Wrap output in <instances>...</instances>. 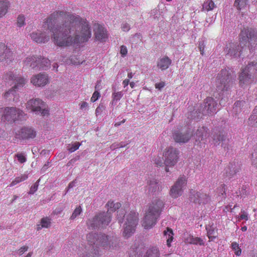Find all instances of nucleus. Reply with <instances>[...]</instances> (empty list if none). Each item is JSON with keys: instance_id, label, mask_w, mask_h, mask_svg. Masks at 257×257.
I'll use <instances>...</instances> for the list:
<instances>
[{"instance_id": "1", "label": "nucleus", "mask_w": 257, "mask_h": 257, "mask_svg": "<svg viewBox=\"0 0 257 257\" xmlns=\"http://www.w3.org/2000/svg\"><path fill=\"white\" fill-rule=\"evenodd\" d=\"M46 32L37 30L30 36L37 43H44L50 39L49 33L54 44L60 47H67L78 43L88 41L91 31L88 22L78 15L56 11L47 18Z\"/></svg>"}, {"instance_id": "2", "label": "nucleus", "mask_w": 257, "mask_h": 257, "mask_svg": "<svg viewBox=\"0 0 257 257\" xmlns=\"http://www.w3.org/2000/svg\"><path fill=\"white\" fill-rule=\"evenodd\" d=\"M256 33L255 30L251 28H244L239 36V44L237 43H229L225 52L227 56L237 58L239 57L244 50L249 47V40Z\"/></svg>"}, {"instance_id": "3", "label": "nucleus", "mask_w": 257, "mask_h": 257, "mask_svg": "<svg viewBox=\"0 0 257 257\" xmlns=\"http://www.w3.org/2000/svg\"><path fill=\"white\" fill-rule=\"evenodd\" d=\"M107 207V212H103L95 216L91 220H89L88 225L92 228L104 227L107 225L111 220L110 213L119 209L121 204L120 203H114L112 201H109L106 204Z\"/></svg>"}, {"instance_id": "4", "label": "nucleus", "mask_w": 257, "mask_h": 257, "mask_svg": "<svg viewBox=\"0 0 257 257\" xmlns=\"http://www.w3.org/2000/svg\"><path fill=\"white\" fill-rule=\"evenodd\" d=\"M0 113L2 120L10 123L21 120L26 116L23 110L16 107H2L0 109Z\"/></svg>"}, {"instance_id": "5", "label": "nucleus", "mask_w": 257, "mask_h": 257, "mask_svg": "<svg viewBox=\"0 0 257 257\" xmlns=\"http://www.w3.org/2000/svg\"><path fill=\"white\" fill-rule=\"evenodd\" d=\"M26 109L30 110L36 114L42 116H48L49 110L45 102L40 98H33L27 101L26 104Z\"/></svg>"}, {"instance_id": "6", "label": "nucleus", "mask_w": 257, "mask_h": 257, "mask_svg": "<svg viewBox=\"0 0 257 257\" xmlns=\"http://www.w3.org/2000/svg\"><path fill=\"white\" fill-rule=\"evenodd\" d=\"M233 78L227 69L222 70L218 74L216 81L218 91L227 90L232 84Z\"/></svg>"}, {"instance_id": "7", "label": "nucleus", "mask_w": 257, "mask_h": 257, "mask_svg": "<svg viewBox=\"0 0 257 257\" xmlns=\"http://www.w3.org/2000/svg\"><path fill=\"white\" fill-rule=\"evenodd\" d=\"M87 238L90 243L101 245L104 248L113 249L114 247L113 245V239L111 237L104 234L96 235L90 233L87 235Z\"/></svg>"}, {"instance_id": "8", "label": "nucleus", "mask_w": 257, "mask_h": 257, "mask_svg": "<svg viewBox=\"0 0 257 257\" xmlns=\"http://www.w3.org/2000/svg\"><path fill=\"white\" fill-rule=\"evenodd\" d=\"M4 79L8 83L11 81L15 82V85L12 87L17 91L24 87L27 82L26 78L22 77L17 72L12 71L7 73L4 76Z\"/></svg>"}, {"instance_id": "9", "label": "nucleus", "mask_w": 257, "mask_h": 257, "mask_svg": "<svg viewBox=\"0 0 257 257\" xmlns=\"http://www.w3.org/2000/svg\"><path fill=\"white\" fill-rule=\"evenodd\" d=\"M126 221L123 231V235L125 237H130L135 230L138 222V215L135 212H131L126 216Z\"/></svg>"}, {"instance_id": "10", "label": "nucleus", "mask_w": 257, "mask_h": 257, "mask_svg": "<svg viewBox=\"0 0 257 257\" xmlns=\"http://www.w3.org/2000/svg\"><path fill=\"white\" fill-rule=\"evenodd\" d=\"M164 164L166 166L165 170L169 172V167H172L177 163L178 159V152L173 148L166 149L164 153Z\"/></svg>"}, {"instance_id": "11", "label": "nucleus", "mask_w": 257, "mask_h": 257, "mask_svg": "<svg viewBox=\"0 0 257 257\" xmlns=\"http://www.w3.org/2000/svg\"><path fill=\"white\" fill-rule=\"evenodd\" d=\"M187 181L185 177L181 176L178 178L170 190V195L174 198L180 196L183 192V188L186 186Z\"/></svg>"}, {"instance_id": "12", "label": "nucleus", "mask_w": 257, "mask_h": 257, "mask_svg": "<svg viewBox=\"0 0 257 257\" xmlns=\"http://www.w3.org/2000/svg\"><path fill=\"white\" fill-rule=\"evenodd\" d=\"M30 82L37 87H44L49 83L48 75L44 73H40L33 75L30 79Z\"/></svg>"}, {"instance_id": "13", "label": "nucleus", "mask_w": 257, "mask_h": 257, "mask_svg": "<svg viewBox=\"0 0 257 257\" xmlns=\"http://www.w3.org/2000/svg\"><path fill=\"white\" fill-rule=\"evenodd\" d=\"M190 198L191 201L199 204H207L210 200V197L209 195L202 191L192 192Z\"/></svg>"}, {"instance_id": "14", "label": "nucleus", "mask_w": 257, "mask_h": 257, "mask_svg": "<svg viewBox=\"0 0 257 257\" xmlns=\"http://www.w3.org/2000/svg\"><path fill=\"white\" fill-rule=\"evenodd\" d=\"M164 206L163 202L160 199H155L149 205L147 213L159 217Z\"/></svg>"}, {"instance_id": "15", "label": "nucleus", "mask_w": 257, "mask_h": 257, "mask_svg": "<svg viewBox=\"0 0 257 257\" xmlns=\"http://www.w3.org/2000/svg\"><path fill=\"white\" fill-rule=\"evenodd\" d=\"M208 136V130L206 127L202 126L199 128L194 136L196 144L202 146L206 143Z\"/></svg>"}, {"instance_id": "16", "label": "nucleus", "mask_w": 257, "mask_h": 257, "mask_svg": "<svg viewBox=\"0 0 257 257\" xmlns=\"http://www.w3.org/2000/svg\"><path fill=\"white\" fill-rule=\"evenodd\" d=\"M251 74L246 67L241 69L239 75V84L241 87H246L251 83L252 80Z\"/></svg>"}, {"instance_id": "17", "label": "nucleus", "mask_w": 257, "mask_h": 257, "mask_svg": "<svg viewBox=\"0 0 257 257\" xmlns=\"http://www.w3.org/2000/svg\"><path fill=\"white\" fill-rule=\"evenodd\" d=\"M216 101L211 97H208L205 99L203 109V113L204 114H211L216 111Z\"/></svg>"}, {"instance_id": "18", "label": "nucleus", "mask_w": 257, "mask_h": 257, "mask_svg": "<svg viewBox=\"0 0 257 257\" xmlns=\"http://www.w3.org/2000/svg\"><path fill=\"white\" fill-rule=\"evenodd\" d=\"M94 35L96 40L101 42H105L107 38V33L106 29L99 24L94 25Z\"/></svg>"}, {"instance_id": "19", "label": "nucleus", "mask_w": 257, "mask_h": 257, "mask_svg": "<svg viewBox=\"0 0 257 257\" xmlns=\"http://www.w3.org/2000/svg\"><path fill=\"white\" fill-rule=\"evenodd\" d=\"M16 135L23 139H32L35 137L36 133L31 127H24L16 133Z\"/></svg>"}, {"instance_id": "20", "label": "nucleus", "mask_w": 257, "mask_h": 257, "mask_svg": "<svg viewBox=\"0 0 257 257\" xmlns=\"http://www.w3.org/2000/svg\"><path fill=\"white\" fill-rule=\"evenodd\" d=\"M13 53L3 43H0V61H11L13 59Z\"/></svg>"}, {"instance_id": "21", "label": "nucleus", "mask_w": 257, "mask_h": 257, "mask_svg": "<svg viewBox=\"0 0 257 257\" xmlns=\"http://www.w3.org/2000/svg\"><path fill=\"white\" fill-rule=\"evenodd\" d=\"M3 97L8 101H11L12 100L13 102L17 103L19 101V95L13 87L7 90L3 94Z\"/></svg>"}, {"instance_id": "22", "label": "nucleus", "mask_w": 257, "mask_h": 257, "mask_svg": "<svg viewBox=\"0 0 257 257\" xmlns=\"http://www.w3.org/2000/svg\"><path fill=\"white\" fill-rule=\"evenodd\" d=\"M158 218L147 213L143 221L142 225L145 229H150L155 225Z\"/></svg>"}, {"instance_id": "23", "label": "nucleus", "mask_w": 257, "mask_h": 257, "mask_svg": "<svg viewBox=\"0 0 257 257\" xmlns=\"http://www.w3.org/2000/svg\"><path fill=\"white\" fill-rule=\"evenodd\" d=\"M192 135V134L189 132L185 133L177 132L173 135V138L175 142L177 143H185L190 140Z\"/></svg>"}, {"instance_id": "24", "label": "nucleus", "mask_w": 257, "mask_h": 257, "mask_svg": "<svg viewBox=\"0 0 257 257\" xmlns=\"http://www.w3.org/2000/svg\"><path fill=\"white\" fill-rule=\"evenodd\" d=\"M171 63L172 60L168 56H164L158 59L157 67L161 71H164L169 67Z\"/></svg>"}, {"instance_id": "25", "label": "nucleus", "mask_w": 257, "mask_h": 257, "mask_svg": "<svg viewBox=\"0 0 257 257\" xmlns=\"http://www.w3.org/2000/svg\"><path fill=\"white\" fill-rule=\"evenodd\" d=\"M184 240L187 243L200 245H203L204 244L203 239L200 237H194L193 235L190 234L185 235L184 237Z\"/></svg>"}, {"instance_id": "26", "label": "nucleus", "mask_w": 257, "mask_h": 257, "mask_svg": "<svg viewBox=\"0 0 257 257\" xmlns=\"http://www.w3.org/2000/svg\"><path fill=\"white\" fill-rule=\"evenodd\" d=\"M24 63L26 67H30L32 68L37 69L38 59L36 57L30 56L27 57L24 61Z\"/></svg>"}, {"instance_id": "27", "label": "nucleus", "mask_w": 257, "mask_h": 257, "mask_svg": "<svg viewBox=\"0 0 257 257\" xmlns=\"http://www.w3.org/2000/svg\"><path fill=\"white\" fill-rule=\"evenodd\" d=\"M38 59V67L37 69H46L50 66V61L46 58H39Z\"/></svg>"}, {"instance_id": "28", "label": "nucleus", "mask_w": 257, "mask_h": 257, "mask_svg": "<svg viewBox=\"0 0 257 257\" xmlns=\"http://www.w3.org/2000/svg\"><path fill=\"white\" fill-rule=\"evenodd\" d=\"M9 3L7 0H0V18L3 17L7 13Z\"/></svg>"}, {"instance_id": "29", "label": "nucleus", "mask_w": 257, "mask_h": 257, "mask_svg": "<svg viewBox=\"0 0 257 257\" xmlns=\"http://www.w3.org/2000/svg\"><path fill=\"white\" fill-rule=\"evenodd\" d=\"M51 219L48 217L43 218L41 219L39 223L37 225V229L38 230L42 229L43 228H48L51 225Z\"/></svg>"}, {"instance_id": "30", "label": "nucleus", "mask_w": 257, "mask_h": 257, "mask_svg": "<svg viewBox=\"0 0 257 257\" xmlns=\"http://www.w3.org/2000/svg\"><path fill=\"white\" fill-rule=\"evenodd\" d=\"M164 236L167 240V244L168 247L171 246V243L173 239V232L171 229L167 228L166 230L164 231Z\"/></svg>"}, {"instance_id": "31", "label": "nucleus", "mask_w": 257, "mask_h": 257, "mask_svg": "<svg viewBox=\"0 0 257 257\" xmlns=\"http://www.w3.org/2000/svg\"><path fill=\"white\" fill-rule=\"evenodd\" d=\"M28 178V175L27 173L22 174L21 176L17 177L14 180H13L8 186L13 187L17 184L27 180Z\"/></svg>"}, {"instance_id": "32", "label": "nucleus", "mask_w": 257, "mask_h": 257, "mask_svg": "<svg viewBox=\"0 0 257 257\" xmlns=\"http://www.w3.org/2000/svg\"><path fill=\"white\" fill-rule=\"evenodd\" d=\"M144 257H159V252L157 248H149Z\"/></svg>"}, {"instance_id": "33", "label": "nucleus", "mask_w": 257, "mask_h": 257, "mask_svg": "<svg viewBox=\"0 0 257 257\" xmlns=\"http://www.w3.org/2000/svg\"><path fill=\"white\" fill-rule=\"evenodd\" d=\"M207 230V236L209 239V241H213L217 237V233L214 228L211 226L206 227Z\"/></svg>"}, {"instance_id": "34", "label": "nucleus", "mask_w": 257, "mask_h": 257, "mask_svg": "<svg viewBox=\"0 0 257 257\" xmlns=\"http://www.w3.org/2000/svg\"><path fill=\"white\" fill-rule=\"evenodd\" d=\"M202 9L203 11H209L212 10L215 7L213 2L211 0H207L203 4Z\"/></svg>"}, {"instance_id": "35", "label": "nucleus", "mask_w": 257, "mask_h": 257, "mask_svg": "<svg viewBox=\"0 0 257 257\" xmlns=\"http://www.w3.org/2000/svg\"><path fill=\"white\" fill-rule=\"evenodd\" d=\"M247 4V0H235L234 2V7L239 10L244 9Z\"/></svg>"}, {"instance_id": "36", "label": "nucleus", "mask_w": 257, "mask_h": 257, "mask_svg": "<svg viewBox=\"0 0 257 257\" xmlns=\"http://www.w3.org/2000/svg\"><path fill=\"white\" fill-rule=\"evenodd\" d=\"M246 67L251 74H257V61L249 63Z\"/></svg>"}, {"instance_id": "37", "label": "nucleus", "mask_w": 257, "mask_h": 257, "mask_svg": "<svg viewBox=\"0 0 257 257\" xmlns=\"http://www.w3.org/2000/svg\"><path fill=\"white\" fill-rule=\"evenodd\" d=\"M248 124L252 126H257V112H254V109L248 119Z\"/></svg>"}, {"instance_id": "38", "label": "nucleus", "mask_w": 257, "mask_h": 257, "mask_svg": "<svg viewBox=\"0 0 257 257\" xmlns=\"http://www.w3.org/2000/svg\"><path fill=\"white\" fill-rule=\"evenodd\" d=\"M123 95L122 91L114 92L112 94V104H113L115 101L117 102L119 100Z\"/></svg>"}, {"instance_id": "39", "label": "nucleus", "mask_w": 257, "mask_h": 257, "mask_svg": "<svg viewBox=\"0 0 257 257\" xmlns=\"http://www.w3.org/2000/svg\"><path fill=\"white\" fill-rule=\"evenodd\" d=\"M231 246L234 252V253L236 255L239 256L241 254V249H240L237 243L236 242H232L231 244Z\"/></svg>"}, {"instance_id": "40", "label": "nucleus", "mask_w": 257, "mask_h": 257, "mask_svg": "<svg viewBox=\"0 0 257 257\" xmlns=\"http://www.w3.org/2000/svg\"><path fill=\"white\" fill-rule=\"evenodd\" d=\"M82 212V208L80 206L77 207L73 212L72 213L70 219L71 220L74 219L78 216H79Z\"/></svg>"}, {"instance_id": "41", "label": "nucleus", "mask_w": 257, "mask_h": 257, "mask_svg": "<svg viewBox=\"0 0 257 257\" xmlns=\"http://www.w3.org/2000/svg\"><path fill=\"white\" fill-rule=\"evenodd\" d=\"M149 186V190L152 192L156 191L158 188V185L156 180L150 181Z\"/></svg>"}, {"instance_id": "42", "label": "nucleus", "mask_w": 257, "mask_h": 257, "mask_svg": "<svg viewBox=\"0 0 257 257\" xmlns=\"http://www.w3.org/2000/svg\"><path fill=\"white\" fill-rule=\"evenodd\" d=\"M81 144L79 142H75L73 144L71 145H69V147L68 148V150L70 153H72L78 150Z\"/></svg>"}, {"instance_id": "43", "label": "nucleus", "mask_w": 257, "mask_h": 257, "mask_svg": "<svg viewBox=\"0 0 257 257\" xmlns=\"http://www.w3.org/2000/svg\"><path fill=\"white\" fill-rule=\"evenodd\" d=\"M17 26L19 27L24 26L25 25V18L23 15H19L17 18Z\"/></svg>"}, {"instance_id": "44", "label": "nucleus", "mask_w": 257, "mask_h": 257, "mask_svg": "<svg viewBox=\"0 0 257 257\" xmlns=\"http://www.w3.org/2000/svg\"><path fill=\"white\" fill-rule=\"evenodd\" d=\"M18 161L21 163H24L26 161V158L25 156L22 153H18L15 155Z\"/></svg>"}, {"instance_id": "45", "label": "nucleus", "mask_w": 257, "mask_h": 257, "mask_svg": "<svg viewBox=\"0 0 257 257\" xmlns=\"http://www.w3.org/2000/svg\"><path fill=\"white\" fill-rule=\"evenodd\" d=\"M246 104L245 101H237L234 104L233 108L237 111L238 108H241Z\"/></svg>"}, {"instance_id": "46", "label": "nucleus", "mask_w": 257, "mask_h": 257, "mask_svg": "<svg viewBox=\"0 0 257 257\" xmlns=\"http://www.w3.org/2000/svg\"><path fill=\"white\" fill-rule=\"evenodd\" d=\"M205 47V41L203 40H201L199 42V49L200 51V53L202 55H204V49Z\"/></svg>"}, {"instance_id": "47", "label": "nucleus", "mask_w": 257, "mask_h": 257, "mask_svg": "<svg viewBox=\"0 0 257 257\" xmlns=\"http://www.w3.org/2000/svg\"><path fill=\"white\" fill-rule=\"evenodd\" d=\"M29 247L24 245L20 247L19 249L16 251V252L19 255H22L24 252L28 250Z\"/></svg>"}, {"instance_id": "48", "label": "nucleus", "mask_w": 257, "mask_h": 257, "mask_svg": "<svg viewBox=\"0 0 257 257\" xmlns=\"http://www.w3.org/2000/svg\"><path fill=\"white\" fill-rule=\"evenodd\" d=\"M39 180H38L33 186H31L29 194H33L37 190L38 188Z\"/></svg>"}, {"instance_id": "49", "label": "nucleus", "mask_w": 257, "mask_h": 257, "mask_svg": "<svg viewBox=\"0 0 257 257\" xmlns=\"http://www.w3.org/2000/svg\"><path fill=\"white\" fill-rule=\"evenodd\" d=\"M100 96V93L98 91H95L91 97L90 100L94 102L96 101Z\"/></svg>"}, {"instance_id": "50", "label": "nucleus", "mask_w": 257, "mask_h": 257, "mask_svg": "<svg viewBox=\"0 0 257 257\" xmlns=\"http://www.w3.org/2000/svg\"><path fill=\"white\" fill-rule=\"evenodd\" d=\"M117 217L118 220L119 222H121V218L122 217H124V210L123 209H120L117 211Z\"/></svg>"}, {"instance_id": "51", "label": "nucleus", "mask_w": 257, "mask_h": 257, "mask_svg": "<svg viewBox=\"0 0 257 257\" xmlns=\"http://www.w3.org/2000/svg\"><path fill=\"white\" fill-rule=\"evenodd\" d=\"M120 53L122 57H124L127 54V49L126 46H121L120 47Z\"/></svg>"}, {"instance_id": "52", "label": "nucleus", "mask_w": 257, "mask_h": 257, "mask_svg": "<svg viewBox=\"0 0 257 257\" xmlns=\"http://www.w3.org/2000/svg\"><path fill=\"white\" fill-rule=\"evenodd\" d=\"M252 157L253 158V164L257 167V150H255L254 152L252 153Z\"/></svg>"}, {"instance_id": "53", "label": "nucleus", "mask_w": 257, "mask_h": 257, "mask_svg": "<svg viewBox=\"0 0 257 257\" xmlns=\"http://www.w3.org/2000/svg\"><path fill=\"white\" fill-rule=\"evenodd\" d=\"M104 109V107L103 105H99L95 110V113L96 115H99L101 113Z\"/></svg>"}, {"instance_id": "54", "label": "nucleus", "mask_w": 257, "mask_h": 257, "mask_svg": "<svg viewBox=\"0 0 257 257\" xmlns=\"http://www.w3.org/2000/svg\"><path fill=\"white\" fill-rule=\"evenodd\" d=\"M80 106V109L83 110H86L88 107V104L87 102L85 101H82L79 104Z\"/></svg>"}, {"instance_id": "55", "label": "nucleus", "mask_w": 257, "mask_h": 257, "mask_svg": "<svg viewBox=\"0 0 257 257\" xmlns=\"http://www.w3.org/2000/svg\"><path fill=\"white\" fill-rule=\"evenodd\" d=\"M241 215H240L239 218L240 219H244L245 220H248V214L244 210H241Z\"/></svg>"}, {"instance_id": "56", "label": "nucleus", "mask_w": 257, "mask_h": 257, "mask_svg": "<svg viewBox=\"0 0 257 257\" xmlns=\"http://www.w3.org/2000/svg\"><path fill=\"white\" fill-rule=\"evenodd\" d=\"M121 28L124 32H127L130 29V26L127 23H123L121 25Z\"/></svg>"}, {"instance_id": "57", "label": "nucleus", "mask_w": 257, "mask_h": 257, "mask_svg": "<svg viewBox=\"0 0 257 257\" xmlns=\"http://www.w3.org/2000/svg\"><path fill=\"white\" fill-rule=\"evenodd\" d=\"M165 86V83L164 82H160L155 84V88L158 89H161Z\"/></svg>"}, {"instance_id": "58", "label": "nucleus", "mask_w": 257, "mask_h": 257, "mask_svg": "<svg viewBox=\"0 0 257 257\" xmlns=\"http://www.w3.org/2000/svg\"><path fill=\"white\" fill-rule=\"evenodd\" d=\"M155 163L158 166H162L164 163L160 157H158L155 159Z\"/></svg>"}, {"instance_id": "59", "label": "nucleus", "mask_w": 257, "mask_h": 257, "mask_svg": "<svg viewBox=\"0 0 257 257\" xmlns=\"http://www.w3.org/2000/svg\"><path fill=\"white\" fill-rule=\"evenodd\" d=\"M120 147L119 146L118 143H114L110 146V148L111 150H114L117 148H120Z\"/></svg>"}, {"instance_id": "60", "label": "nucleus", "mask_w": 257, "mask_h": 257, "mask_svg": "<svg viewBox=\"0 0 257 257\" xmlns=\"http://www.w3.org/2000/svg\"><path fill=\"white\" fill-rule=\"evenodd\" d=\"M129 83H130L129 79H126L124 80L122 82V84L123 85V87L124 88L126 87L128 85Z\"/></svg>"}, {"instance_id": "61", "label": "nucleus", "mask_w": 257, "mask_h": 257, "mask_svg": "<svg viewBox=\"0 0 257 257\" xmlns=\"http://www.w3.org/2000/svg\"><path fill=\"white\" fill-rule=\"evenodd\" d=\"M218 190H219V193L221 194L222 195H223L225 193L224 186L222 185L220 186Z\"/></svg>"}, {"instance_id": "62", "label": "nucleus", "mask_w": 257, "mask_h": 257, "mask_svg": "<svg viewBox=\"0 0 257 257\" xmlns=\"http://www.w3.org/2000/svg\"><path fill=\"white\" fill-rule=\"evenodd\" d=\"M125 119H123L120 122H116L114 124V126L115 127H117V126H119L121 123H123L124 122H125Z\"/></svg>"}, {"instance_id": "63", "label": "nucleus", "mask_w": 257, "mask_h": 257, "mask_svg": "<svg viewBox=\"0 0 257 257\" xmlns=\"http://www.w3.org/2000/svg\"><path fill=\"white\" fill-rule=\"evenodd\" d=\"M158 13V10L157 9H154L152 11V12H151V14L152 15H154V16L155 15H157Z\"/></svg>"}, {"instance_id": "64", "label": "nucleus", "mask_w": 257, "mask_h": 257, "mask_svg": "<svg viewBox=\"0 0 257 257\" xmlns=\"http://www.w3.org/2000/svg\"><path fill=\"white\" fill-rule=\"evenodd\" d=\"M127 77L129 79H131L133 77V74L132 72L128 73L127 74Z\"/></svg>"}]
</instances>
